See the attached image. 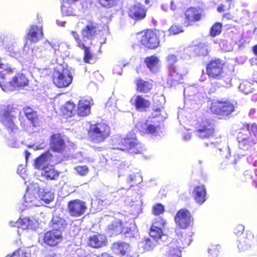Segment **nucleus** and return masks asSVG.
I'll use <instances>...</instances> for the list:
<instances>
[{"instance_id": "obj_5", "label": "nucleus", "mask_w": 257, "mask_h": 257, "mask_svg": "<svg viewBox=\"0 0 257 257\" xmlns=\"http://www.w3.org/2000/svg\"><path fill=\"white\" fill-rule=\"evenodd\" d=\"M109 127L103 123L92 125L89 132L91 140L95 143L103 142L109 136Z\"/></svg>"}, {"instance_id": "obj_21", "label": "nucleus", "mask_w": 257, "mask_h": 257, "mask_svg": "<svg viewBox=\"0 0 257 257\" xmlns=\"http://www.w3.org/2000/svg\"><path fill=\"white\" fill-rule=\"evenodd\" d=\"M147 10L144 6L140 4L137 3L130 8L129 16L136 20H140L145 18Z\"/></svg>"}, {"instance_id": "obj_28", "label": "nucleus", "mask_w": 257, "mask_h": 257, "mask_svg": "<svg viewBox=\"0 0 257 257\" xmlns=\"http://www.w3.org/2000/svg\"><path fill=\"white\" fill-rule=\"evenodd\" d=\"M106 238L100 234L90 236L87 241L89 246L93 248H99L105 245Z\"/></svg>"}, {"instance_id": "obj_33", "label": "nucleus", "mask_w": 257, "mask_h": 257, "mask_svg": "<svg viewBox=\"0 0 257 257\" xmlns=\"http://www.w3.org/2000/svg\"><path fill=\"white\" fill-rule=\"evenodd\" d=\"M132 104L135 105L137 109H145L150 106V102L140 95L134 96L130 100Z\"/></svg>"}, {"instance_id": "obj_50", "label": "nucleus", "mask_w": 257, "mask_h": 257, "mask_svg": "<svg viewBox=\"0 0 257 257\" xmlns=\"http://www.w3.org/2000/svg\"><path fill=\"white\" fill-rule=\"evenodd\" d=\"M169 31L170 33L173 35H176L184 31L182 27L178 25L172 26Z\"/></svg>"}, {"instance_id": "obj_41", "label": "nucleus", "mask_w": 257, "mask_h": 257, "mask_svg": "<svg viewBox=\"0 0 257 257\" xmlns=\"http://www.w3.org/2000/svg\"><path fill=\"white\" fill-rule=\"evenodd\" d=\"M192 241V238L191 235L185 234L181 238L177 240L178 246L176 245V247L179 249L184 248V247L188 246Z\"/></svg>"}, {"instance_id": "obj_40", "label": "nucleus", "mask_w": 257, "mask_h": 257, "mask_svg": "<svg viewBox=\"0 0 257 257\" xmlns=\"http://www.w3.org/2000/svg\"><path fill=\"white\" fill-rule=\"evenodd\" d=\"M38 192L39 199L45 203L49 204L54 199V193L51 191L39 190Z\"/></svg>"}, {"instance_id": "obj_19", "label": "nucleus", "mask_w": 257, "mask_h": 257, "mask_svg": "<svg viewBox=\"0 0 257 257\" xmlns=\"http://www.w3.org/2000/svg\"><path fill=\"white\" fill-rule=\"evenodd\" d=\"M201 18V12L200 9L190 8L185 13L184 25L186 27L191 25L193 23L199 21Z\"/></svg>"}, {"instance_id": "obj_26", "label": "nucleus", "mask_w": 257, "mask_h": 257, "mask_svg": "<svg viewBox=\"0 0 257 257\" xmlns=\"http://www.w3.org/2000/svg\"><path fill=\"white\" fill-rule=\"evenodd\" d=\"M13 133L8 139L7 145L11 148H18L21 147L23 144V140L21 139V136L23 135V132H19L18 130L15 133Z\"/></svg>"}, {"instance_id": "obj_45", "label": "nucleus", "mask_w": 257, "mask_h": 257, "mask_svg": "<svg viewBox=\"0 0 257 257\" xmlns=\"http://www.w3.org/2000/svg\"><path fill=\"white\" fill-rule=\"evenodd\" d=\"M196 50L199 55L207 56L210 50V47L207 44H200Z\"/></svg>"}, {"instance_id": "obj_57", "label": "nucleus", "mask_w": 257, "mask_h": 257, "mask_svg": "<svg viewBox=\"0 0 257 257\" xmlns=\"http://www.w3.org/2000/svg\"><path fill=\"white\" fill-rule=\"evenodd\" d=\"M122 70L121 67L119 65L115 66L113 69V72L114 74H117L118 75H121Z\"/></svg>"}, {"instance_id": "obj_35", "label": "nucleus", "mask_w": 257, "mask_h": 257, "mask_svg": "<svg viewBox=\"0 0 257 257\" xmlns=\"http://www.w3.org/2000/svg\"><path fill=\"white\" fill-rule=\"evenodd\" d=\"M43 35L42 27L37 26L31 27L27 38L32 42H37Z\"/></svg>"}, {"instance_id": "obj_58", "label": "nucleus", "mask_w": 257, "mask_h": 257, "mask_svg": "<svg viewBox=\"0 0 257 257\" xmlns=\"http://www.w3.org/2000/svg\"><path fill=\"white\" fill-rule=\"evenodd\" d=\"M40 52L42 54H39V53L36 52L35 55H37V56H39V57L43 56V57H45L46 56H47V57H50V53H51L50 52L49 53V54H48V53L46 50H45L44 51H41Z\"/></svg>"}, {"instance_id": "obj_15", "label": "nucleus", "mask_w": 257, "mask_h": 257, "mask_svg": "<svg viewBox=\"0 0 257 257\" xmlns=\"http://www.w3.org/2000/svg\"><path fill=\"white\" fill-rule=\"evenodd\" d=\"M196 136L200 139H209L213 136L214 130L207 120L198 123L195 127Z\"/></svg>"}, {"instance_id": "obj_29", "label": "nucleus", "mask_w": 257, "mask_h": 257, "mask_svg": "<svg viewBox=\"0 0 257 257\" xmlns=\"http://www.w3.org/2000/svg\"><path fill=\"white\" fill-rule=\"evenodd\" d=\"M4 45L6 49L9 52L11 56H16L18 53L19 49L14 36H11L9 37H7L4 41Z\"/></svg>"}, {"instance_id": "obj_10", "label": "nucleus", "mask_w": 257, "mask_h": 257, "mask_svg": "<svg viewBox=\"0 0 257 257\" xmlns=\"http://www.w3.org/2000/svg\"><path fill=\"white\" fill-rule=\"evenodd\" d=\"M132 230L130 228L127 223H124L119 220H115L112 221L107 226V232L110 236H115L121 233H123L125 235L132 234Z\"/></svg>"}, {"instance_id": "obj_64", "label": "nucleus", "mask_w": 257, "mask_h": 257, "mask_svg": "<svg viewBox=\"0 0 257 257\" xmlns=\"http://www.w3.org/2000/svg\"><path fill=\"white\" fill-rule=\"evenodd\" d=\"M161 9L165 12H167L168 9V4H163L161 5Z\"/></svg>"}, {"instance_id": "obj_2", "label": "nucleus", "mask_w": 257, "mask_h": 257, "mask_svg": "<svg viewBox=\"0 0 257 257\" xmlns=\"http://www.w3.org/2000/svg\"><path fill=\"white\" fill-rule=\"evenodd\" d=\"M12 70L10 67L8 73L4 71L0 74V87L5 92H10L15 90L17 87L26 86L28 84V80L23 73H18L13 77L11 81L5 83L6 80L10 75Z\"/></svg>"}, {"instance_id": "obj_47", "label": "nucleus", "mask_w": 257, "mask_h": 257, "mask_svg": "<svg viewBox=\"0 0 257 257\" xmlns=\"http://www.w3.org/2000/svg\"><path fill=\"white\" fill-rule=\"evenodd\" d=\"M222 25L219 23H215L210 30V35L215 37L220 34L221 32Z\"/></svg>"}, {"instance_id": "obj_16", "label": "nucleus", "mask_w": 257, "mask_h": 257, "mask_svg": "<svg viewBox=\"0 0 257 257\" xmlns=\"http://www.w3.org/2000/svg\"><path fill=\"white\" fill-rule=\"evenodd\" d=\"M223 65L222 61L219 59L211 61L206 68L208 76L214 78H219L223 73Z\"/></svg>"}, {"instance_id": "obj_38", "label": "nucleus", "mask_w": 257, "mask_h": 257, "mask_svg": "<svg viewBox=\"0 0 257 257\" xmlns=\"http://www.w3.org/2000/svg\"><path fill=\"white\" fill-rule=\"evenodd\" d=\"M63 113L69 117L73 116L76 113L75 105L74 103L68 101L62 107Z\"/></svg>"}, {"instance_id": "obj_60", "label": "nucleus", "mask_w": 257, "mask_h": 257, "mask_svg": "<svg viewBox=\"0 0 257 257\" xmlns=\"http://www.w3.org/2000/svg\"><path fill=\"white\" fill-rule=\"evenodd\" d=\"M136 176L134 175H130L127 178V181L128 182H131L136 180Z\"/></svg>"}, {"instance_id": "obj_43", "label": "nucleus", "mask_w": 257, "mask_h": 257, "mask_svg": "<svg viewBox=\"0 0 257 257\" xmlns=\"http://www.w3.org/2000/svg\"><path fill=\"white\" fill-rule=\"evenodd\" d=\"M137 90L142 92H149L152 88V84L148 81L142 79L138 80L137 82Z\"/></svg>"}, {"instance_id": "obj_53", "label": "nucleus", "mask_w": 257, "mask_h": 257, "mask_svg": "<svg viewBox=\"0 0 257 257\" xmlns=\"http://www.w3.org/2000/svg\"><path fill=\"white\" fill-rule=\"evenodd\" d=\"M27 118L30 120L31 124L35 126L37 123V114L35 111L33 112L30 115H28Z\"/></svg>"}, {"instance_id": "obj_46", "label": "nucleus", "mask_w": 257, "mask_h": 257, "mask_svg": "<svg viewBox=\"0 0 257 257\" xmlns=\"http://www.w3.org/2000/svg\"><path fill=\"white\" fill-rule=\"evenodd\" d=\"M238 88L241 91L246 94L250 93L252 90L251 83L247 81L240 83Z\"/></svg>"}, {"instance_id": "obj_44", "label": "nucleus", "mask_w": 257, "mask_h": 257, "mask_svg": "<svg viewBox=\"0 0 257 257\" xmlns=\"http://www.w3.org/2000/svg\"><path fill=\"white\" fill-rule=\"evenodd\" d=\"M45 46L47 47L50 46L54 50V53L55 54H57V52H63L64 48L65 47L70 49V46L67 45V44L65 43H62L61 44L58 45L56 44H53L49 42H47L45 43Z\"/></svg>"}, {"instance_id": "obj_62", "label": "nucleus", "mask_w": 257, "mask_h": 257, "mask_svg": "<svg viewBox=\"0 0 257 257\" xmlns=\"http://www.w3.org/2000/svg\"><path fill=\"white\" fill-rule=\"evenodd\" d=\"M170 8L173 11H175L176 9V6L173 1L170 2Z\"/></svg>"}, {"instance_id": "obj_48", "label": "nucleus", "mask_w": 257, "mask_h": 257, "mask_svg": "<svg viewBox=\"0 0 257 257\" xmlns=\"http://www.w3.org/2000/svg\"><path fill=\"white\" fill-rule=\"evenodd\" d=\"M219 245H211L208 249V252L210 257H218L219 252Z\"/></svg>"}, {"instance_id": "obj_59", "label": "nucleus", "mask_w": 257, "mask_h": 257, "mask_svg": "<svg viewBox=\"0 0 257 257\" xmlns=\"http://www.w3.org/2000/svg\"><path fill=\"white\" fill-rule=\"evenodd\" d=\"M24 113H25V114L26 116L28 115H30V114H31L33 112H34L33 111L32 109L30 108V107L25 108L24 109Z\"/></svg>"}, {"instance_id": "obj_6", "label": "nucleus", "mask_w": 257, "mask_h": 257, "mask_svg": "<svg viewBox=\"0 0 257 257\" xmlns=\"http://www.w3.org/2000/svg\"><path fill=\"white\" fill-rule=\"evenodd\" d=\"M16 112L9 110V107L6 109H3L0 112V121L1 123L12 133H15L18 131V127L15 124V120L16 119Z\"/></svg>"}, {"instance_id": "obj_25", "label": "nucleus", "mask_w": 257, "mask_h": 257, "mask_svg": "<svg viewBox=\"0 0 257 257\" xmlns=\"http://www.w3.org/2000/svg\"><path fill=\"white\" fill-rule=\"evenodd\" d=\"M169 77L172 81L177 82L182 78L183 75L186 73V70L179 65L170 66Z\"/></svg>"}, {"instance_id": "obj_36", "label": "nucleus", "mask_w": 257, "mask_h": 257, "mask_svg": "<svg viewBox=\"0 0 257 257\" xmlns=\"http://www.w3.org/2000/svg\"><path fill=\"white\" fill-rule=\"evenodd\" d=\"M159 59L155 56L147 57L145 62L150 71L154 73L158 72L159 70Z\"/></svg>"}, {"instance_id": "obj_34", "label": "nucleus", "mask_w": 257, "mask_h": 257, "mask_svg": "<svg viewBox=\"0 0 257 257\" xmlns=\"http://www.w3.org/2000/svg\"><path fill=\"white\" fill-rule=\"evenodd\" d=\"M10 224L12 226L21 228L23 230L26 229H32L33 227V221L28 217L20 218L16 222L10 221Z\"/></svg>"}, {"instance_id": "obj_1", "label": "nucleus", "mask_w": 257, "mask_h": 257, "mask_svg": "<svg viewBox=\"0 0 257 257\" xmlns=\"http://www.w3.org/2000/svg\"><path fill=\"white\" fill-rule=\"evenodd\" d=\"M238 146L240 149L248 150L251 146L256 143L257 140V125L246 124L242 130L239 133L237 137Z\"/></svg>"}, {"instance_id": "obj_31", "label": "nucleus", "mask_w": 257, "mask_h": 257, "mask_svg": "<svg viewBox=\"0 0 257 257\" xmlns=\"http://www.w3.org/2000/svg\"><path fill=\"white\" fill-rule=\"evenodd\" d=\"M92 100L81 99L78 104L77 114L81 116H85L90 112L91 101Z\"/></svg>"}, {"instance_id": "obj_11", "label": "nucleus", "mask_w": 257, "mask_h": 257, "mask_svg": "<svg viewBox=\"0 0 257 257\" xmlns=\"http://www.w3.org/2000/svg\"><path fill=\"white\" fill-rule=\"evenodd\" d=\"M136 127L142 136L148 135H151L155 137L161 136L160 127L148 120L145 122H139L136 124Z\"/></svg>"}, {"instance_id": "obj_55", "label": "nucleus", "mask_w": 257, "mask_h": 257, "mask_svg": "<svg viewBox=\"0 0 257 257\" xmlns=\"http://www.w3.org/2000/svg\"><path fill=\"white\" fill-rule=\"evenodd\" d=\"M100 4L105 7H111L114 5V0H99Z\"/></svg>"}, {"instance_id": "obj_32", "label": "nucleus", "mask_w": 257, "mask_h": 257, "mask_svg": "<svg viewBox=\"0 0 257 257\" xmlns=\"http://www.w3.org/2000/svg\"><path fill=\"white\" fill-rule=\"evenodd\" d=\"M112 249L114 253L123 257L130 250V245L125 242H115L112 244Z\"/></svg>"}, {"instance_id": "obj_4", "label": "nucleus", "mask_w": 257, "mask_h": 257, "mask_svg": "<svg viewBox=\"0 0 257 257\" xmlns=\"http://www.w3.org/2000/svg\"><path fill=\"white\" fill-rule=\"evenodd\" d=\"M118 149L132 154H141L144 150L143 145L138 141L135 136L130 137L127 135L126 138L121 140Z\"/></svg>"}, {"instance_id": "obj_9", "label": "nucleus", "mask_w": 257, "mask_h": 257, "mask_svg": "<svg viewBox=\"0 0 257 257\" xmlns=\"http://www.w3.org/2000/svg\"><path fill=\"white\" fill-rule=\"evenodd\" d=\"M175 221L176 225L182 229H186L193 222V218L187 209H181L176 214Z\"/></svg>"}, {"instance_id": "obj_52", "label": "nucleus", "mask_w": 257, "mask_h": 257, "mask_svg": "<svg viewBox=\"0 0 257 257\" xmlns=\"http://www.w3.org/2000/svg\"><path fill=\"white\" fill-rule=\"evenodd\" d=\"M167 61L168 64L170 65V66H175V65H174V64L177 61V57L174 54H170L167 56Z\"/></svg>"}, {"instance_id": "obj_63", "label": "nucleus", "mask_w": 257, "mask_h": 257, "mask_svg": "<svg viewBox=\"0 0 257 257\" xmlns=\"http://www.w3.org/2000/svg\"><path fill=\"white\" fill-rule=\"evenodd\" d=\"M44 146H45V145L44 144V143H41V144L40 145H34V148L36 149V150H40V149H42L43 148H44Z\"/></svg>"}, {"instance_id": "obj_54", "label": "nucleus", "mask_w": 257, "mask_h": 257, "mask_svg": "<svg viewBox=\"0 0 257 257\" xmlns=\"http://www.w3.org/2000/svg\"><path fill=\"white\" fill-rule=\"evenodd\" d=\"M7 257H27V256L23 250L19 249L15 251L12 255H8Z\"/></svg>"}, {"instance_id": "obj_42", "label": "nucleus", "mask_w": 257, "mask_h": 257, "mask_svg": "<svg viewBox=\"0 0 257 257\" xmlns=\"http://www.w3.org/2000/svg\"><path fill=\"white\" fill-rule=\"evenodd\" d=\"M176 245L174 243H171L168 246L167 251L166 257H181V250L176 247Z\"/></svg>"}, {"instance_id": "obj_7", "label": "nucleus", "mask_w": 257, "mask_h": 257, "mask_svg": "<svg viewBox=\"0 0 257 257\" xmlns=\"http://www.w3.org/2000/svg\"><path fill=\"white\" fill-rule=\"evenodd\" d=\"M184 95L185 97V104L189 105H191L194 102V104H199L204 97L203 94L198 92V89L195 85L189 86L184 90Z\"/></svg>"}, {"instance_id": "obj_30", "label": "nucleus", "mask_w": 257, "mask_h": 257, "mask_svg": "<svg viewBox=\"0 0 257 257\" xmlns=\"http://www.w3.org/2000/svg\"><path fill=\"white\" fill-rule=\"evenodd\" d=\"M60 172L56 170L53 165L46 167L41 171V176L48 180H56L58 179Z\"/></svg>"}, {"instance_id": "obj_22", "label": "nucleus", "mask_w": 257, "mask_h": 257, "mask_svg": "<svg viewBox=\"0 0 257 257\" xmlns=\"http://www.w3.org/2000/svg\"><path fill=\"white\" fill-rule=\"evenodd\" d=\"M38 193V190L32 189L31 186H28L26 194L24 196L25 205L27 207L40 206V201L36 197L35 194Z\"/></svg>"}, {"instance_id": "obj_23", "label": "nucleus", "mask_w": 257, "mask_h": 257, "mask_svg": "<svg viewBox=\"0 0 257 257\" xmlns=\"http://www.w3.org/2000/svg\"><path fill=\"white\" fill-rule=\"evenodd\" d=\"M71 34L76 41V46L78 47L83 49L84 51V62L86 63H90V60L92 58V56L89 50L90 45H86L83 42H81L79 35L76 32L71 31Z\"/></svg>"}, {"instance_id": "obj_37", "label": "nucleus", "mask_w": 257, "mask_h": 257, "mask_svg": "<svg viewBox=\"0 0 257 257\" xmlns=\"http://www.w3.org/2000/svg\"><path fill=\"white\" fill-rule=\"evenodd\" d=\"M53 230H60V232L64 229L67 225L66 220L59 216H53L51 220Z\"/></svg>"}, {"instance_id": "obj_49", "label": "nucleus", "mask_w": 257, "mask_h": 257, "mask_svg": "<svg viewBox=\"0 0 257 257\" xmlns=\"http://www.w3.org/2000/svg\"><path fill=\"white\" fill-rule=\"evenodd\" d=\"M164 210V206L160 203L156 204L153 207V212L156 215H159L163 213Z\"/></svg>"}, {"instance_id": "obj_20", "label": "nucleus", "mask_w": 257, "mask_h": 257, "mask_svg": "<svg viewBox=\"0 0 257 257\" xmlns=\"http://www.w3.org/2000/svg\"><path fill=\"white\" fill-rule=\"evenodd\" d=\"M62 238L60 230L52 229L45 233L44 240L46 244L50 246H55L62 241Z\"/></svg>"}, {"instance_id": "obj_8", "label": "nucleus", "mask_w": 257, "mask_h": 257, "mask_svg": "<svg viewBox=\"0 0 257 257\" xmlns=\"http://www.w3.org/2000/svg\"><path fill=\"white\" fill-rule=\"evenodd\" d=\"M234 110L233 104L229 101H215L212 103L211 106V111L217 114L228 115Z\"/></svg>"}, {"instance_id": "obj_61", "label": "nucleus", "mask_w": 257, "mask_h": 257, "mask_svg": "<svg viewBox=\"0 0 257 257\" xmlns=\"http://www.w3.org/2000/svg\"><path fill=\"white\" fill-rule=\"evenodd\" d=\"M238 248L240 250H245L247 249V246L246 245H243L241 243H239L237 245Z\"/></svg>"}, {"instance_id": "obj_13", "label": "nucleus", "mask_w": 257, "mask_h": 257, "mask_svg": "<svg viewBox=\"0 0 257 257\" xmlns=\"http://www.w3.org/2000/svg\"><path fill=\"white\" fill-rule=\"evenodd\" d=\"M99 32L96 24L90 23L86 26L82 30V40L81 42L88 45L92 44V40L98 35Z\"/></svg>"}, {"instance_id": "obj_39", "label": "nucleus", "mask_w": 257, "mask_h": 257, "mask_svg": "<svg viewBox=\"0 0 257 257\" xmlns=\"http://www.w3.org/2000/svg\"><path fill=\"white\" fill-rule=\"evenodd\" d=\"M159 243V241L157 239L145 238L141 242V245L142 247L144 248V249L147 251H150L153 250L157 244Z\"/></svg>"}, {"instance_id": "obj_17", "label": "nucleus", "mask_w": 257, "mask_h": 257, "mask_svg": "<svg viewBox=\"0 0 257 257\" xmlns=\"http://www.w3.org/2000/svg\"><path fill=\"white\" fill-rule=\"evenodd\" d=\"M68 208L70 215L74 217L80 216L86 209L85 203L78 199L69 202Z\"/></svg>"}, {"instance_id": "obj_18", "label": "nucleus", "mask_w": 257, "mask_h": 257, "mask_svg": "<svg viewBox=\"0 0 257 257\" xmlns=\"http://www.w3.org/2000/svg\"><path fill=\"white\" fill-rule=\"evenodd\" d=\"M141 42L143 45L151 49L157 48L159 44L158 36L152 30H148L142 35Z\"/></svg>"}, {"instance_id": "obj_51", "label": "nucleus", "mask_w": 257, "mask_h": 257, "mask_svg": "<svg viewBox=\"0 0 257 257\" xmlns=\"http://www.w3.org/2000/svg\"><path fill=\"white\" fill-rule=\"evenodd\" d=\"M77 172L81 176H84L88 172V169L87 166H77L75 168Z\"/></svg>"}, {"instance_id": "obj_3", "label": "nucleus", "mask_w": 257, "mask_h": 257, "mask_svg": "<svg viewBox=\"0 0 257 257\" xmlns=\"http://www.w3.org/2000/svg\"><path fill=\"white\" fill-rule=\"evenodd\" d=\"M71 68L68 67L55 70L53 74L54 84L59 88L68 87L72 81Z\"/></svg>"}, {"instance_id": "obj_14", "label": "nucleus", "mask_w": 257, "mask_h": 257, "mask_svg": "<svg viewBox=\"0 0 257 257\" xmlns=\"http://www.w3.org/2000/svg\"><path fill=\"white\" fill-rule=\"evenodd\" d=\"M58 162L55 160V157L53 156L49 151H47L37 158L34 163V166L38 169L43 170L44 168L50 166V164H55Z\"/></svg>"}, {"instance_id": "obj_24", "label": "nucleus", "mask_w": 257, "mask_h": 257, "mask_svg": "<svg viewBox=\"0 0 257 257\" xmlns=\"http://www.w3.org/2000/svg\"><path fill=\"white\" fill-rule=\"evenodd\" d=\"M50 147L53 151L56 152L61 153L64 151L66 145L60 135L55 134L52 136Z\"/></svg>"}, {"instance_id": "obj_27", "label": "nucleus", "mask_w": 257, "mask_h": 257, "mask_svg": "<svg viewBox=\"0 0 257 257\" xmlns=\"http://www.w3.org/2000/svg\"><path fill=\"white\" fill-rule=\"evenodd\" d=\"M193 195L196 203L199 205L202 204L207 199L205 186L201 185L195 187L193 192Z\"/></svg>"}, {"instance_id": "obj_12", "label": "nucleus", "mask_w": 257, "mask_h": 257, "mask_svg": "<svg viewBox=\"0 0 257 257\" xmlns=\"http://www.w3.org/2000/svg\"><path fill=\"white\" fill-rule=\"evenodd\" d=\"M166 221L162 218H158L157 220L154 222L150 229V235L153 238L157 240L163 241L167 238V236L163 234L162 228L166 224Z\"/></svg>"}, {"instance_id": "obj_56", "label": "nucleus", "mask_w": 257, "mask_h": 257, "mask_svg": "<svg viewBox=\"0 0 257 257\" xmlns=\"http://www.w3.org/2000/svg\"><path fill=\"white\" fill-rule=\"evenodd\" d=\"M244 227L243 225L241 224H238L234 229V233L236 234L241 233L244 230Z\"/></svg>"}]
</instances>
